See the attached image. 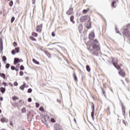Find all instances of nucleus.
Here are the masks:
<instances>
[{
  "instance_id": "1",
  "label": "nucleus",
  "mask_w": 130,
  "mask_h": 130,
  "mask_svg": "<svg viewBox=\"0 0 130 130\" xmlns=\"http://www.w3.org/2000/svg\"><path fill=\"white\" fill-rule=\"evenodd\" d=\"M98 41L95 39L93 41V44L92 45V48L93 49V54L94 55H98V53L100 51V47L98 45Z\"/></svg>"
},
{
  "instance_id": "2",
  "label": "nucleus",
  "mask_w": 130,
  "mask_h": 130,
  "mask_svg": "<svg viewBox=\"0 0 130 130\" xmlns=\"http://www.w3.org/2000/svg\"><path fill=\"white\" fill-rule=\"evenodd\" d=\"M118 62V61L117 60V59H113V64L118 70V71H119L120 70V66L119 65L117 64V63Z\"/></svg>"
},
{
  "instance_id": "3",
  "label": "nucleus",
  "mask_w": 130,
  "mask_h": 130,
  "mask_svg": "<svg viewBox=\"0 0 130 130\" xmlns=\"http://www.w3.org/2000/svg\"><path fill=\"white\" fill-rule=\"evenodd\" d=\"M91 110H92L91 116L92 119H94V113H95V106L94 105V103H91Z\"/></svg>"
},
{
  "instance_id": "4",
  "label": "nucleus",
  "mask_w": 130,
  "mask_h": 130,
  "mask_svg": "<svg viewBox=\"0 0 130 130\" xmlns=\"http://www.w3.org/2000/svg\"><path fill=\"white\" fill-rule=\"evenodd\" d=\"M73 11L74 9L73 8V7H71L69 8V10L67 11L66 14L68 15V16H71V15H72L74 13Z\"/></svg>"
},
{
  "instance_id": "5",
  "label": "nucleus",
  "mask_w": 130,
  "mask_h": 130,
  "mask_svg": "<svg viewBox=\"0 0 130 130\" xmlns=\"http://www.w3.org/2000/svg\"><path fill=\"white\" fill-rule=\"evenodd\" d=\"M88 18H89V17L86 16H82V17L79 19V21H80L81 23H83V22H85V21H86L87 19Z\"/></svg>"
},
{
  "instance_id": "6",
  "label": "nucleus",
  "mask_w": 130,
  "mask_h": 130,
  "mask_svg": "<svg viewBox=\"0 0 130 130\" xmlns=\"http://www.w3.org/2000/svg\"><path fill=\"white\" fill-rule=\"evenodd\" d=\"M19 51H20V48L16 47L15 48V50H12L11 53L12 54H13V55H14V54H16V53H19Z\"/></svg>"
},
{
  "instance_id": "7",
  "label": "nucleus",
  "mask_w": 130,
  "mask_h": 130,
  "mask_svg": "<svg viewBox=\"0 0 130 130\" xmlns=\"http://www.w3.org/2000/svg\"><path fill=\"white\" fill-rule=\"evenodd\" d=\"M118 73L120 76H121V77H122L123 78H124V77H125V72L123 70L121 69L120 71L118 72Z\"/></svg>"
},
{
  "instance_id": "8",
  "label": "nucleus",
  "mask_w": 130,
  "mask_h": 130,
  "mask_svg": "<svg viewBox=\"0 0 130 130\" xmlns=\"http://www.w3.org/2000/svg\"><path fill=\"white\" fill-rule=\"evenodd\" d=\"M85 25L87 29H90V28H91V22L90 20H88L86 22H85Z\"/></svg>"
},
{
  "instance_id": "9",
  "label": "nucleus",
  "mask_w": 130,
  "mask_h": 130,
  "mask_svg": "<svg viewBox=\"0 0 130 130\" xmlns=\"http://www.w3.org/2000/svg\"><path fill=\"white\" fill-rule=\"evenodd\" d=\"M78 30L80 34H82V33L83 32V24H80L78 25Z\"/></svg>"
},
{
  "instance_id": "10",
  "label": "nucleus",
  "mask_w": 130,
  "mask_h": 130,
  "mask_svg": "<svg viewBox=\"0 0 130 130\" xmlns=\"http://www.w3.org/2000/svg\"><path fill=\"white\" fill-rule=\"evenodd\" d=\"M42 30V24L39 25H38L37 26V32H41Z\"/></svg>"
},
{
  "instance_id": "11",
  "label": "nucleus",
  "mask_w": 130,
  "mask_h": 130,
  "mask_svg": "<svg viewBox=\"0 0 130 130\" xmlns=\"http://www.w3.org/2000/svg\"><path fill=\"white\" fill-rule=\"evenodd\" d=\"M94 37H95V34L94 32H91L89 35V39L90 40H93L94 39Z\"/></svg>"
},
{
  "instance_id": "12",
  "label": "nucleus",
  "mask_w": 130,
  "mask_h": 130,
  "mask_svg": "<svg viewBox=\"0 0 130 130\" xmlns=\"http://www.w3.org/2000/svg\"><path fill=\"white\" fill-rule=\"evenodd\" d=\"M55 130H63L61 126L59 125H56Z\"/></svg>"
},
{
  "instance_id": "13",
  "label": "nucleus",
  "mask_w": 130,
  "mask_h": 130,
  "mask_svg": "<svg viewBox=\"0 0 130 130\" xmlns=\"http://www.w3.org/2000/svg\"><path fill=\"white\" fill-rule=\"evenodd\" d=\"M18 62H20V59L19 58H14V64H17Z\"/></svg>"
},
{
  "instance_id": "14",
  "label": "nucleus",
  "mask_w": 130,
  "mask_h": 130,
  "mask_svg": "<svg viewBox=\"0 0 130 130\" xmlns=\"http://www.w3.org/2000/svg\"><path fill=\"white\" fill-rule=\"evenodd\" d=\"M43 122H44V123H45V124H46L47 125V122H49V120H48V119H47V120H46V118H44V120H42Z\"/></svg>"
},
{
  "instance_id": "15",
  "label": "nucleus",
  "mask_w": 130,
  "mask_h": 130,
  "mask_svg": "<svg viewBox=\"0 0 130 130\" xmlns=\"http://www.w3.org/2000/svg\"><path fill=\"white\" fill-rule=\"evenodd\" d=\"M0 91L2 94H4L5 92H6V88L4 87H1Z\"/></svg>"
},
{
  "instance_id": "16",
  "label": "nucleus",
  "mask_w": 130,
  "mask_h": 130,
  "mask_svg": "<svg viewBox=\"0 0 130 130\" xmlns=\"http://www.w3.org/2000/svg\"><path fill=\"white\" fill-rule=\"evenodd\" d=\"M74 16H71L70 17L71 22H72L73 23V24H75V21L74 20Z\"/></svg>"
},
{
  "instance_id": "17",
  "label": "nucleus",
  "mask_w": 130,
  "mask_h": 130,
  "mask_svg": "<svg viewBox=\"0 0 130 130\" xmlns=\"http://www.w3.org/2000/svg\"><path fill=\"white\" fill-rule=\"evenodd\" d=\"M25 87H26V83H24L22 85H21L20 87V89H21V90H24V89H25Z\"/></svg>"
},
{
  "instance_id": "18",
  "label": "nucleus",
  "mask_w": 130,
  "mask_h": 130,
  "mask_svg": "<svg viewBox=\"0 0 130 130\" xmlns=\"http://www.w3.org/2000/svg\"><path fill=\"white\" fill-rule=\"evenodd\" d=\"M32 61L33 62H34V63H36V64H39V61H37L36 59H32Z\"/></svg>"
},
{
  "instance_id": "19",
  "label": "nucleus",
  "mask_w": 130,
  "mask_h": 130,
  "mask_svg": "<svg viewBox=\"0 0 130 130\" xmlns=\"http://www.w3.org/2000/svg\"><path fill=\"white\" fill-rule=\"evenodd\" d=\"M86 71L87 72H90L91 71V69L90 68V66H89L88 65L86 66Z\"/></svg>"
},
{
  "instance_id": "20",
  "label": "nucleus",
  "mask_w": 130,
  "mask_h": 130,
  "mask_svg": "<svg viewBox=\"0 0 130 130\" xmlns=\"http://www.w3.org/2000/svg\"><path fill=\"white\" fill-rule=\"evenodd\" d=\"M115 4H116V1H113L111 4V6L112 7V8H116V7H115V6H114V5H115Z\"/></svg>"
},
{
  "instance_id": "21",
  "label": "nucleus",
  "mask_w": 130,
  "mask_h": 130,
  "mask_svg": "<svg viewBox=\"0 0 130 130\" xmlns=\"http://www.w3.org/2000/svg\"><path fill=\"white\" fill-rule=\"evenodd\" d=\"M31 35L34 37H37V36H38V35L37 34V33L34 32H32Z\"/></svg>"
},
{
  "instance_id": "22",
  "label": "nucleus",
  "mask_w": 130,
  "mask_h": 130,
  "mask_svg": "<svg viewBox=\"0 0 130 130\" xmlns=\"http://www.w3.org/2000/svg\"><path fill=\"white\" fill-rule=\"evenodd\" d=\"M2 59L3 61L5 62V63H6V61H7V57H6V56H3L2 57Z\"/></svg>"
},
{
  "instance_id": "23",
  "label": "nucleus",
  "mask_w": 130,
  "mask_h": 130,
  "mask_svg": "<svg viewBox=\"0 0 130 130\" xmlns=\"http://www.w3.org/2000/svg\"><path fill=\"white\" fill-rule=\"evenodd\" d=\"M4 49V45H0V51L2 52V51Z\"/></svg>"
},
{
  "instance_id": "24",
  "label": "nucleus",
  "mask_w": 130,
  "mask_h": 130,
  "mask_svg": "<svg viewBox=\"0 0 130 130\" xmlns=\"http://www.w3.org/2000/svg\"><path fill=\"white\" fill-rule=\"evenodd\" d=\"M29 39H30V40H32V41H36V39H35L33 37H30Z\"/></svg>"
},
{
  "instance_id": "25",
  "label": "nucleus",
  "mask_w": 130,
  "mask_h": 130,
  "mask_svg": "<svg viewBox=\"0 0 130 130\" xmlns=\"http://www.w3.org/2000/svg\"><path fill=\"white\" fill-rule=\"evenodd\" d=\"M18 99H19V98H18V97L16 96L12 97V100H13V101H15V100H17Z\"/></svg>"
},
{
  "instance_id": "26",
  "label": "nucleus",
  "mask_w": 130,
  "mask_h": 130,
  "mask_svg": "<svg viewBox=\"0 0 130 130\" xmlns=\"http://www.w3.org/2000/svg\"><path fill=\"white\" fill-rule=\"evenodd\" d=\"M1 76L2 78H3V79H6V74H5L4 73H2Z\"/></svg>"
},
{
  "instance_id": "27",
  "label": "nucleus",
  "mask_w": 130,
  "mask_h": 130,
  "mask_svg": "<svg viewBox=\"0 0 130 130\" xmlns=\"http://www.w3.org/2000/svg\"><path fill=\"white\" fill-rule=\"evenodd\" d=\"M25 68L24 67V66L22 65L20 67V71H24Z\"/></svg>"
},
{
  "instance_id": "28",
  "label": "nucleus",
  "mask_w": 130,
  "mask_h": 130,
  "mask_svg": "<svg viewBox=\"0 0 130 130\" xmlns=\"http://www.w3.org/2000/svg\"><path fill=\"white\" fill-rule=\"evenodd\" d=\"M5 117H2L1 119V121L2 122H5Z\"/></svg>"
},
{
  "instance_id": "29",
  "label": "nucleus",
  "mask_w": 130,
  "mask_h": 130,
  "mask_svg": "<svg viewBox=\"0 0 130 130\" xmlns=\"http://www.w3.org/2000/svg\"><path fill=\"white\" fill-rule=\"evenodd\" d=\"M115 31H116V32H117V33H119V34H120V35H121V34L119 33V30H117V27H116V26H115Z\"/></svg>"
},
{
  "instance_id": "30",
  "label": "nucleus",
  "mask_w": 130,
  "mask_h": 130,
  "mask_svg": "<svg viewBox=\"0 0 130 130\" xmlns=\"http://www.w3.org/2000/svg\"><path fill=\"white\" fill-rule=\"evenodd\" d=\"M13 5V1H10V2H9V6H10V7H12Z\"/></svg>"
},
{
  "instance_id": "31",
  "label": "nucleus",
  "mask_w": 130,
  "mask_h": 130,
  "mask_svg": "<svg viewBox=\"0 0 130 130\" xmlns=\"http://www.w3.org/2000/svg\"><path fill=\"white\" fill-rule=\"evenodd\" d=\"M10 63H7L6 64V69H8L9 68H10Z\"/></svg>"
},
{
  "instance_id": "32",
  "label": "nucleus",
  "mask_w": 130,
  "mask_h": 130,
  "mask_svg": "<svg viewBox=\"0 0 130 130\" xmlns=\"http://www.w3.org/2000/svg\"><path fill=\"white\" fill-rule=\"evenodd\" d=\"M11 69L12 70V71H15L16 70V67H15V66H11Z\"/></svg>"
},
{
  "instance_id": "33",
  "label": "nucleus",
  "mask_w": 130,
  "mask_h": 130,
  "mask_svg": "<svg viewBox=\"0 0 130 130\" xmlns=\"http://www.w3.org/2000/svg\"><path fill=\"white\" fill-rule=\"evenodd\" d=\"M39 110H40V111H44V108H43V107H41L39 108Z\"/></svg>"
},
{
  "instance_id": "34",
  "label": "nucleus",
  "mask_w": 130,
  "mask_h": 130,
  "mask_svg": "<svg viewBox=\"0 0 130 130\" xmlns=\"http://www.w3.org/2000/svg\"><path fill=\"white\" fill-rule=\"evenodd\" d=\"M0 45H3V39L0 38Z\"/></svg>"
},
{
  "instance_id": "35",
  "label": "nucleus",
  "mask_w": 130,
  "mask_h": 130,
  "mask_svg": "<svg viewBox=\"0 0 130 130\" xmlns=\"http://www.w3.org/2000/svg\"><path fill=\"white\" fill-rule=\"evenodd\" d=\"M21 110L23 113H25V112H26V109L25 108H23V109Z\"/></svg>"
},
{
  "instance_id": "36",
  "label": "nucleus",
  "mask_w": 130,
  "mask_h": 130,
  "mask_svg": "<svg viewBox=\"0 0 130 130\" xmlns=\"http://www.w3.org/2000/svg\"><path fill=\"white\" fill-rule=\"evenodd\" d=\"M32 92V89L29 88L27 90V93H31Z\"/></svg>"
},
{
  "instance_id": "37",
  "label": "nucleus",
  "mask_w": 130,
  "mask_h": 130,
  "mask_svg": "<svg viewBox=\"0 0 130 130\" xmlns=\"http://www.w3.org/2000/svg\"><path fill=\"white\" fill-rule=\"evenodd\" d=\"M14 21H15V17H12L11 18V23H14Z\"/></svg>"
},
{
  "instance_id": "38",
  "label": "nucleus",
  "mask_w": 130,
  "mask_h": 130,
  "mask_svg": "<svg viewBox=\"0 0 130 130\" xmlns=\"http://www.w3.org/2000/svg\"><path fill=\"white\" fill-rule=\"evenodd\" d=\"M87 12H88V10H86V9H84V10H83V14H87Z\"/></svg>"
},
{
  "instance_id": "39",
  "label": "nucleus",
  "mask_w": 130,
  "mask_h": 130,
  "mask_svg": "<svg viewBox=\"0 0 130 130\" xmlns=\"http://www.w3.org/2000/svg\"><path fill=\"white\" fill-rule=\"evenodd\" d=\"M18 45V44H17V42H14L13 43V46H14V47H16V46H17Z\"/></svg>"
},
{
  "instance_id": "40",
  "label": "nucleus",
  "mask_w": 130,
  "mask_h": 130,
  "mask_svg": "<svg viewBox=\"0 0 130 130\" xmlns=\"http://www.w3.org/2000/svg\"><path fill=\"white\" fill-rule=\"evenodd\" d=\"M47 55L49 58H51V54L50 53H48Z\"/></svg>"
},
{
  "instance_id": "41",
  "label": "nucleus",
  "mask_w": 130,
  "mask_h": 130,
  "mask_svg": "<svg viewBox=\"0 0 130 130\" xmlns=\"http://www.w3.org/2000/svg\"><path fill=\"white\" fill-rule=\"evenodd\" d=\"M36 106L37 108H38V107H39V106H40V105H39V103H36Z\"/></svg>"
},
{
  "instance_id": "42",
  "label": "nucleus",
  "mask_w": 130,
  "mask_h": 130,
  "mask_svg": "<svg viewBox=\"0 0 130 130\" xmlns=\"http://www.w3.org/2000/svg\"><path fill=\"white\" fill-rule=\"evenodd\" d=\"M19 75L20 76H24V73H23V72L20 71L19 73Z\"/></svg>"
},
{
  "instance_id": "43",
  "label": "nucleus",
  "mask_w": 130,
  "mask_h": 130,
  "mask_svg": "<svg viewBox=\"0 0 130 130\" xmlns=\"http://www.w3.org/2000/svg\"><path fill=\"white\" fill-rule=\"evenodd\" d=\"M51 35L52 37H54L55 36V34L54 33V31H53L51 34Z\"/></svg>"
},
{
  "instance_id": "44",
  "label": "nucleus",
  "mask_w": 130,
  "mask_h": 130,
  "mask_svg": "<svg viewBox=\"0 0 130 130\" xmlns=\"http://www.w3.org/2000/svg\"><path fill=\"white\" fill-rule=\"evenodd\" d=\"M101 89H102V91L103 92V94H104V95L105 94V91L104 89H103V87H101Z\"/></svg>"
},
{
  "instance_id": "45",
  "label": "nucleus",
  "mask_w": 130,
  "mask_h": 130,
  "mask_svg": "<svg viewBox=\"0 0 130 130\" xmlns=\"http://www.w3.org/2000/svg\"><path fill=\"white\" fill-rule=\"evenodd\" d=\"M28 102H32V99L31 98H29L28 99Z\"/></svg>"
},
{
  "instance_id": "46",
  "label": "nucleus",
  "mask_w": 130,
  "mask_h": 130,
  "mask_svg": "<svg viewBox=\"0 0 130 130\" xmlns=\"http://www.w3.org/2000/svg\"><path fill=\"white\" fill-rule=\"evenodd\" d=\"M3 84L4 85V86H8V84L6 82H3Z\"/></svg>"
},
{
  "instance_id": "47",
  "label": "nucleus",
  "mask_w": 130,
  "mask_h": 130,
  "mask_svg": "<svg viewBox=\"0 0 130 130\" xmlns=\"http://www.w3.org/2000/svg\"><path fill=\"white\" fill-rule=\"evenodd\" d=\"M14 86H18V82H14Z\"/></svg>"
},
{
  "instance_id": "48",
  "label": "nucleus",
  "mask_w": 130,
  "mask_h": 130,
  "mask_svg": "<svg viewBox=\"0 0 130 130\" xmlns=\"http://www.w3.org/2000/svg\"><path fill=\"white\" fill-rule=\"evenodd\" d=\"M51 120L52 122H55V120L53 118H51Z\"/></svg>"
},
{
  "instance_id": "49",
  "label": "nucleus",
  "mask_w": 130,
  "mask_h": 130,
  "mask_svg": "<svg viewBox=\"0 0 130 130\" xmlns=\"http://www.w3.org/2000/svg\"><path fill=\"white\" fill-rule=\"evenodd\" d=\"M36 2V0H32V4H33L34 5L35 4Z\"/></svg>"
},
{
  "instance_id": "50",
  "label": "nucleus",
  "mask_w": 130,
  "mask_h": 130,
  "mask_svg": "<svg viewBox=\"0 0 130 130\" xmlns=\"http://www.w3.org/2000/svg\"><path fill=\"white\" fill-rule=\"evenodd\" d=\"M10 125H11V126H13V122L12 121H10Z\"/></svg>"
},
{
  "instance_id": "51",
  "label": "nucleus",
  "mask_w": 130,
  "mask_h": 130,
  "mask_svg": "<svg viewBox=\"0 0 130 130\" xmlns=\"http://www.w3.org/2000/svg\"><path fill=\"white\" fill-rule=\"evenodd\" d=\"M0 100L1 101H3V100H4V98L2 96L0 97Z\"/></svg>"
},
{
  "instance_id": "52",
  "label": "nucleus",
  "mask_w": 130,
  "mask_h": 130,
  "mask_svg": "<svg viewBox=\"0 0 130 130\" xmlns=\"http://www.w3.org/2000/svg\"><path fill=\"white\" fill-rule=\"evenodd\" d=\"M8 121H9V120L7 118H5V122H8Z\"/></svg>"
},
{
  "instance_id": "53",
  "label": "nucleus",
  "mask_w": 130,
  "mask_h": 130,
  "mask_svg": "<svg viewBox=\"0 0 130 130\" xmlns=\"http://www.w3.org/2000/svg\"><path fill=\"white\" fill-rule=\"evenodd\" d=\"M75 81H78V78H77V76L74 77Z\"/></svg>"
},
{
  "instance_id": "54",
  "label": "nucleus",
  "mask_w": 130,
  "mask_h": 130,
  "mask_svg": "<svg viewBox=\"0 0 130 130\" xmlns=\"http://www.w3.org/2000/svg\"><path fill=\"white\" fill-rule=\"evenodd\" d=\"M57 102H58V103H60L61 101H60V100L57 99Z\"/></svg>"
},
{
  "instance_id": "55",
  "label": "nucleus",
  "mask_w": 130,
  "mask_h": 130,
  "mask_svg": "<svg viewBox=\"0 0 130 130\" xmlns=\"http://www.w3.org/2000/svg\"><path fill=\"white\" fill-rule=\"evenodd\" d=\"M19 62H23V60L22 59H19Z\"/></svg>"
},
{
  "instance_id": "56",
  "label": "nucleus",
  "mask_w": 130,
  "mask_h": 130,
  "mask_svg": "<svg viewBox=\"0 0 130 130\" xmlns=\"http://www.w3.org/2000/svg\"><path fill=\"white\" fill-rule=\"evenodd\" d=\"M49 53V52H48L47 51L45 52V54H46V55H47V54Z\"/></svg>"
},
{
  "instance_id": "57",
  "label": "nucleus",
  "mask_w": 130,
  "mask_h": 130,
  "mask_svg": "<svg viewBox=\"0 0 130 130\" xmlns=\"http://www.w3.org/2000/svg\"><path fill=\"white\" fill-rule=\"evenodd\" d=\"M15 71H16V72H19V69H15Z\"/></svg>"
},
{
  "instance_id": "58",
  "label": "nucleus",
  "mask_w": 130,
  "mask_h": 130,
  "mask_svg": "<svg viewBox=\"0 0 130 130\" xmlns=\"http://www.w3.org/2000/svg\"><path fill=\"white\" fill-rule=\"evenodd\" d=\"M110 90L111 91L112 93H113V90H112V89L110 88Z\"/></svg>"
},
{
  "instance_id": "59",
  "label": "nucleus",
  "mask_w": 130,
  "mask_h": 130,
  "mask_svg": "<svg viewBox=\"0 0 130 130\" xmlns=\"http://www.w3.org/2000/svg\"><path fill=\"white\" fill-rule=\"evenodd\" d=\"M74 78H75V77H77V75H76V74H74Z\"/></svg>"
},
{
  "instance_id": "60",
  "label": "nucleus",
  "mask_w": 130,
  "mask_h": 130,
  "mask_svg": "<svg viewBox=\"0 0 130 130\" xmlns=\"http://www.w3.org/2000/svg\"><path fill=\"white\" fill-rule=\"evenodd\" d=\"M48 49H49V50H53V49L51 48H49Z\"/></svg>"
},
{
  "instance_id": "61",
  "label": "nucleus",
  "mask_w": 130,
  "mask_h": 130,
  "mask_svg": "<svg viewBox=\"0 0 130 130\" xmlns=\"http://www.w3.org/2000/svg\"><path fill=\"white\" fill-rule=\"evenodd\" d=\"M122 110H123V109H124V108L123 107V106L122 107Z\"/></svg>"
},
{
  "instance_id": "62",
  "label": "nucleus",
  "mask_w": 130,
  "mask_h": 130,
  "mask_svg": "<svg viewBox=\"0 0 130 130\" xmlns=\"http://www.w3.org/2000/svg\"><path fill=\"white\" fill-rule=\"evenodd\" d=\"M49 45H51L50 44H49L48 45H47V46H49Z\"/></svg>"
},
{
  "instance_id": "63",
  "label": "nucleus",
  "mask_w": 130,
  "mask_h": 130,
  "mask_svg": "<svg viewBox=\"0 0 130 130\" xmlns=\"http://www.w3.org/2000/svg\"><path fill=\"white\" fill-rule=\"evenodd\" d=\"M49 45H51L50 44H49L48 45H47V46H49Z\"/></svg>"
},
{
  "instance_id": "64",
  "label": "nucleus",
  "mask_w": 130,
  "mask_h": 130,
  "mask_svg": "<svg viewBox=\"0 0 130 130\" xmlns=\"http://www.w3.org/2000/svg\"><path fill=\"white\" fill-rule=\"evenodd\" d=\"M129 116H130V111H129Z\"/></svg>"
}]
</instances>
